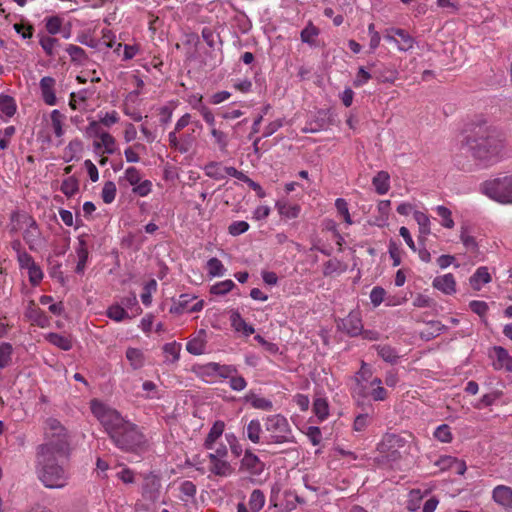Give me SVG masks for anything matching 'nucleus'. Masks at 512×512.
Returning <instances> with one entry per match:
<instances>
[{
    "label": "nucleus",
    "mask_w": 512,
    "mask_h": 512,
    "mask_svg": "<svg viewBox=\"0 0 512 512\" xmlns=\"http://www.w3.org/2000/svg\"><path fill=\"white\" fill-rule=\"evenodd\" d=\"M91 411L119 449L134 452L145 443V437L138 427L125 420L117 410L94 399L91 401Z\"/></svg>",
    "instance_id": "obj_1"
},
{
    "label": "nucleus",
    "mask_w": 512,
    "mask_h": 512,
    "mask_svg": "<svg viewBox=\"0 0 512 512\" xmlns=\"http://www.w3.org/2000/svg\"><path fill=\"white\" fill-rule=\"evenodd\" d=\"M463 146L479 165L489 167L505 155L506 139L499 130L490 126H480L474 135L465 138Z\"/></svg>",
    "instance_id": "obj_2"
},
{
    "label": "nucleus",
    "mask_w": 512,
    "mask_h": 512,
    "mask_svg": "<svg viewBox=\"0 0 512 512\" xmlns=\"http://www.w3.org/2000/svg\"><path fill=\"white\" fill-rule=\"evenodd\" d=\"M69 456H58L50 452L48 446L37 449L36 473L38 479L49 489H61L68 483L69 475L64 461Z\"/></svg>",
    "instance_id": "obj_3"
},
{
    "label": "nucleus",
    "mask_w": 512,
    "mask_h": 512,
    "mask_svg": "<svg viewBox=\"0 0 512 512\" xmlns=\"http://www.w3.org/2000/svg\"><path fill=\"white\" fill-rule=\"evenodd\" d=\"M44 438L45 443L40 446H48L50 452L56 453L58 456L70 455L68 433L58 419L49 417L45 420Z\"/></svg>",
    "instance_id": "obj_4"
},
{
    "label": "nucleus",
    "mask_w": 512,
    "mask_h": 512,
    "mask_svg": "<svg viewBox=\"0 0 512 512\" xmlns=\"http://www.w3.org/2000/svg\"><path fill=\"white\" fill-rule=\"evenodd\" d=\"M265 431L268 433V444H288L295 443V437L292 428L287 420L281 414L270 415L264 420Z\"/></svg>",
    "instance_id": "obj_5"
},
{
    "label": "nucleus",
    "mask_w": 512,
    "mask_h": 512,
    "mask_svg": "<svg viewBox=\"0 0 512 512\" xmlns=\"http://www.w3.org/2000/svg\"><path fill=\"white\" fill-rule=\"evenodd\" d=\"M481 192L501 204H512V174L486 180L481 184Z\"/></svg>",
    "instance_id": "obj_6"
},
{
    "label": "nucleus",
    "mask_w": 512,
    "mask_h": 512,
    "mask_svg": "<svg viewBox=\"0 0 512 512\" xmlns=\"http://www.w3.org/2000/svg\"><path fill=\"white\" fill-rule=\"evenodd\" d=\"M11 221L16 222V224H13L11 226L10 231L12 233H16L20 230L19 224L22 223L26 226L24 232H23V239L28 245L29 249L31 251H37L43 244V238L42 233L39 229L38 224L34 220L33 217L26 215V214H20L18 212H13L11 214Z\"/></svg>",
    "instance_id": "obj_7"
},
{
    "label": "nucleus",
    "mask_w": 512,
    "mask_h": 512,
    "mask_svg": "<svg viewBox=\"0 0 512 512\" xmlns=\"http://www.w3.org/2000/svg\"><path fill=\"white\" fill-rule=\"evenodd\" d=\"M405 445L406 440L400 435L386 434L380 444V450L385 453L388 458L395 460L401 456L400 449H403Z\"/></svg>",
    "instance_id": "obj_8"
},
{
    "label": "nucleus",
    "mask_w": 512,
    "mask_h": 512,
    "mask_svg": "<svg viewBox=\"0 0 512 512\" xmlns=\"http://www.w3.org/2000/svg\"><path fill=\"white\" fill-rule=\"evenodd\" d=\"M339 327L350 336L359 335L363 330L360 313L357 311L350 312L346 318L342 319Z\"/></svg>",
    "instance_id": "obj_9"
},
{
    "label": "nucleus",
    "mask_w": 512,
    "mask_h": 512,
    "mask_svg": "<svg viewBox=\"0 0 512 512\" xmlns=\"http://www.w3.org/2000/svg\"><path fill=\"white\" fill-rule=\"evenodd\" d=\"M161 483L157 476L155 475H147L144 478V483L142 487L143 497L147 500L155 502L160 494Z\"/></svg>",
    "instance_id": "obj_10"
},
{
    "label": "nucleus",
    "mask_w": 512,
    "mask_h": 512,
    "mask_svg": "<svg viewBox=\"0 0 512 512\" xmlns=\"http://www.w3.org/2000/svg\"><path fill=\"white\" fill-rule=\"evenodd\" d=\"M40 90L43 101L50 106L56 104L57 99L54 91L55 79L50 76H45L40 80Z\"/></svg>",
    "instance_id": "obj_11"
},
{
    "label": "nucleus",
    "mask_w": 512,
    "mask_h": 512,
    "mask_svg": "<svg viewBox=\"0 0 512 512\" xmlns=\"http://www.w3.org/2000/svg\"><path fill=\"white\" fill-rule=\"evenodd\" d=\"M432 284L435 289L446 295H452L456 292V281L451 273L435 277Z\"/></svg>",
    "instance_id": "obj_12"
},
{
    "label": "nucleus",
    "mask_w": 512,
    "mask_h": 512,
    "mask_svg": "<svg viewBox=\"0 0 512 512\" xmlns=\"http://www.w3.org/2000/svg\"><path fill=\"white\" fill-rule=\"evenodd\" d=\"M208 459L210 461L209 470L214 475L227 477L233 473V468L227 460L215 456H208Z\"/></svg>",
    "instance_id": "obj_13"
},
{
    "label": "nucleus",
    "mask_w": 512,
    "mask_h": 512,
    "mask_svg": "<svg viewBox=\"0 0 512 512\" xmlns=\"http://www.w3.org/2000/svg\"><path fill=\"white\" fill-rule=\"evenodd\" d=\"M493 499L496 503L512 507V489L505 485H499L493 489Z\"/></svg>",
    "instance_id": "obj_14"
},
{
    "label": "nucleus",
    "mask_w": 512,
    "mask_h": 512,
    "mask_svg": "<svg viewBox=\"0 0 512 512\" xmlns=\"http://www.w3.org/2000/svg\"><path fill=\"white\" fill-rule=\"evenodd\" d=\"M391 31L400 38V40H397L399 51L407 52L414 48L415 39L407 31L400 28H392Z\"/></svg>",
    "instance_id": "obj_15"
},
{
    "label": "nucleus",
    "mask_w": 512,
    "mask_h": 512,
    "mask_svg": "<svg viewBox=\"0 0 512 512\" xmlns=\"http://www.w3.org/2000/svg\"><path fill=\"white\" fill-rule=\"evenodd\" d=\"M230 321L234 330L241 332L244 336H250L255 332L253 326L247 324L238 311H232Z\"/></svg>",
    "instance_id": "obj_16"
},
{
    "label": "nucleus",
    "mask_w": 512,
    "mask_h": 512,
    "mask_svg": "<svg viewBox=\"0 0 512 512\" xmlns=\"http://www.w3.org/2000/svg\"><path fill=\"white\" fill-rule=\"evenodd\" d=\"M496 362L495 369H505L507 372L512 371V357L503 347H495Z\"/></svg>",
    "instance_id": "obj_17"
},
{
    "label": "nucleus",
    "mask_w": 512,
    "mask_h": 512,
    "mask_svg": "<svg viewBox=\"0 0 512 512\" xmlns=\"http://www.w3.org/2000/svg\"><path fill=\"white\" fill-rule=\"evenodd\" d=\"M26 316L37 326L44 328L49 325L47 315L34 304H30L26 311Z\"/></svg>",
    "instance_id": "obj_18"
},
{
    "label": "nucleus",
    "mask_w": 512,
    "mask_h": 512,
    "mask_svg": "<svg viewBox=\"0 0 512 512\" xmlns=\"http://www.w3.org/2000/svg\"><path fill=\"white\" fill-rule=\"evenodd\" d=\"M225 424L223 421H216L213 426L211 427L205 442L204 447L208 450H212L214 448V444L217 441L219 437L224 432Z\"/></svg>",
    "instance_id": "obj_19"
},
{
    "label": "nucleus",
    "mask_w": 512,
    "mask_h": 512,
    "mask_svg": "<svg viewBox=\"0 0 512 512\" xmlns=\"http://www.w3.org/2000/svg\"><path fill=\"white\" fill-rule=\"evenodd\" d=\"M78 240H79V246L76 249L78 262H77L75 271L78 274H83L85 267H86L87 260H88L89 252H88V248H87L86 242L83 239V237H79Z\"/></svg>",
    "instance_id": "obj_20"
},
{
    "label": "nucleus",
    "mask_w": 512,
    "mask_h": 512,
    "mask_svg": "<svg viewBox=\"0 0 512 512\" xmlns=\"http://www.w3.org/2000/svg\"><path fill=\"white\" fill-rule=\"evenodd\" d=\"M390 176L385 171H379L372 179V184L379 195H384L389 191Z\"/></svg>",
    "instance_id": "obj_21"
},
{
    "label": "nucleus",
    "mask_w": 512,
    "mask_h": 512,
    "mask_svg": "<svg viewBox=\"0 0 512 512\" xmlns=\"http://www.w3.org/2000/svg\"><path fill=\"white\" fill-rule=\"evenodd\" d=\"M126 358L134 370L141 369L145 364L144 353L138 348L129 347L126 350Z\"/></svg>",
    "instance_id": "obj_22"
},
{
    "label": "nucleus",
    "mask_w": 512,
    "mask_h": 512,
    "mask_svg": "<svg viewBox=\"0 0 512 512\" xmlns=\"http://www.w3.org/2000/svg\"><path fill=\"white\" fill-rule=\"evenodd\" d=\"M491 281V276L486 267H479L470 277V284L475 290H479L483 284Z\"/></svg>",
    "instance_id": "obj_23"
},
{
    "label": "nucleus",
    "mask_w": 512,
    "mask_h": 512,
    "mask_svg": "<svg viewBox=\"0 0 512 512\" xmlns=\"http://www.w3.org/2000/svg\"><path fill=\"white\" fill-rule=\"evenodd\" d=\"M241 467L245 468L251 473H258L261 471V462L258 456L247 450L241 461Z\"/></svg>",
    "instance_id": "obj_24"
},
{
    "label": "nucleus",
    "mask_w": 512,
    "mask_h": 512,
    "mask_svg": "<svg viewBox=\"0 0 512 512\" xmlns=\"http://www.w3.org/2000/svg\"><path fill=\"white\" fill-rule=\"evenodd\" d=\"M265 504V495L260 489H254L249 497L248 506L251 512H259Z\"/></svg>",
    "instance_id": "obj_25"
},
{
    "label": "nucleus",
    "mask_w": 512,
    "mask_h": 512,
    "mask_svg": "<svg viewBox=\"0 0 512 512\" xmlns=\"http://www.w3.org/2000/svg\"><path fill=\"white\" fill-rule=\"evenodd\" d=\"M47 340L54 346L68 351L72 348V340L71 338L58 334V333H49L47 335Z\"/></svg>",
    "instance_id": "obj_26"
},
{
    "label": "nucleus",
    "mask_w": 512,
    "mask_h": 512,
    "mask_svg": "<svg viewBox=\"0 0 512 512\" xmlns=\"http://www.w3.org/2000/svg\"><path fill=\"white\" fill-rule=\"evenodd\" d=\"M278 212L281 216L287 219H294L300 213V207L296 204H289L287 202H278L276 204Z\"/></svg>",
    "instance_id": "obj_27"
},
{
    "label": "nucleus",
    "mask_w": 512,
    "mask_h": 512,
    "mask_svg": "<svg viewBox=\"0 0 512 512\" xmlns=\"http://www.w3.org/2000/svg\"><path fill=\"white\" fill-rule=\"evenodd\" d=\"M378 355L385 361L394 364L398 361L399 355L397 351L389 345L376 346Z\"/></svg>",
    "instance_id": "obj_28"
},
{
    "label": "nucleus",
    "mask_w": 512,
    "mask_h": 512,
    "mask_svg": "<svg viewBox=\"0 0 512 512\" xmlns=\"http://www.w3.org/2000/svg\"><path fill=\"white\" fill-rule=\"evenodd\" d=\"M181 344L177 342L166 343L163 346V353L165 354L166 361L175 363L180 358Z\"/></svg>",
    "instance_id": "obj_29"
},
{
    "label": "nucleus",
    "mask_w": 512,
    "mask_h": 512,
    "mask_svg": "<svg viewBox=\"0 0 512 512\" xmlns=\"http://www.w3.org/2000/svg\"><path fill=\"white\" fill-rule=\"evenodd\" d=\"M196 297L190 294H181L177 301L174 302V306L171 307L170 312L181 314L184 311H188L189 304L195 300Z\"/></svg>",
    "instance_id": "obj_30"
},
{
    "label": "nucleus",
    "mask_w": 512,
    "mask_h": 512,
    "mask_svg": "<svg viewBox=\"0 0 512 512\" xmlns=\"http://www.w3.org/2000/svg\"><path fill=\"white\" fill-rule=\"evenodd\" d=\"M261 433H262V427H261L260 421L257 419L251 420L246 427L247 438L251 442L257 444L260 442Z\"/></svg>",
    "instance_id": "obj_31"
},
{
    "label": "nucleus",
    "mask_w": 512,
    "mask_h": 512,
    "mask_svg": "<svg viewBox=\"0 0 512 512\" xmlns=\"http://www.w3.org/2000/svg\"><path fill=\"white\" fill-rule=\"evenodd\" d=\"M51 118V126L53 131L57 137H62L64 134L63 130V122L65 120V116L57 109L53 110L50 114Z\"/></svg>",
    "instance_id": "obj_32"
},
{
    "label": "nucleus",
    "mask_w": 512,
    "mask_h": 512,
    "mask_svg": "<svg viewBox=\"0 0 512 512\" xmlns=\"http://www.w3.org/2000/svg\"><path fill=\"white\" fill-rule=\"evenodd\" d=\"M413 217L419 226V232L423 236H427L430 234V219L427 214L421 211H415L413 213Z\"/></svg>",
    "instance_id": "obj_33"
},
{
    "label": "nucleus",
    "mask_w": 512,
    "mask_h": 512,
    "mask_svg": "<svg viewBox=\"0 0 512 512\" xmlns=\"http://www.w3.org/2000/svg\"><path fill=\"white\" fill-rule=\"evenodd\" d=\"M82 142L78 139L69 142L64 151V157L66 162L72 161L82 152Z\"/></svg>",
    "instance_id": "obj_34"
},
{
    "label": "nucleus",
    "mask_w": 512,
    "mask_h": 512,
    "mask_svg": "<svg viewBox=\"0 0 512 512\" xmlns=\"http://www.w3.org/2000/svg\"><path fill=\"white\" fill-rule=\"evenodd\" d=\"M66 52L69 54L72 62L83 64L87 59L86 52L79 46L70 44L67 46Z\"/></svg>",
    "instance_id": "obj_35"
},
{
    "label": "nucleus",
    "mask_w": 512,
    "mask_h": 512,
    "mask_svg": "<svg viewBox=\"0 0 512 512\" xmlns=\"http://www.w3.org/2000/svg\"><path fill=\"white\" fill-rule=\"evenodd\" d=\"M60 190L67 197H72L79 190V183L75 177H68L63 180Z\"/></svg>",
    "instance_id": "obj_36"
},
{
    "label": "nucleus",
    "mask_w": 512,
    "mask_h": 512,
    "mask_svg": "<svg viewBox=\"0 0 512 512\" xmlns=\"http://www.w3.org/2000/svg\"><path fill=\"white\" fill-rule=\"evenodd\" d=\"M204 170H205V174L208 177L213 178L215 180H222L225 178L224 167H222L221 164L218 162L208 163L205 166Z\"/></svg>",
    "instance_id": "obj_37"
},
{
    "label": "nucleus",
    "mask_w": 512,
    "mask_h": 512,
    "mask_svg": "<svg viewBox=\"0 0 512 512\" xmlns=\"http://www.w3.org/2000/svg\"><path fill=\"white\" fill-rule=\"evenodd\" d=\"M0 110L8 117H12L16 112V104L12 97L0 95Z\"/></svg>",
    "instance_id": "obj_38"
},
{
    "label": "nucleus",
    "mask_w": 512,
    "mask_h": 512,
    "mask_svg": "<svg viewBox=\"0 0 512 512\" xmlns=\"http://www.w3.org/2000/svg\"><path fill=\"white\" fill-rule=\"evenodd\" d=\"M442 464L444 467H448L453 469L456 474L463 475L466 471V464L464 461H460L453 457H445L442 459Z\"/></svg>",
    "instance_id": "obj_39"
},
{
    "label": "nucleus",
    "mask_w": 512,
    "mask_h": 512,
    "mask_svg": "<svg viewBox=\"0 0 512 512\" xmlns=\"http://www.w3.org/2000/svg\"><path fill=\"white\" fill-rule=\"evenodd\" d=\"M207 269H208L209 275L212 277L223 276L226 271L222 262L216 257H213L208 260Z\"/></svg>",
    "instance_id": "obj_40"
},
{
    "label": "nucleus",
    "mask_w": 512,
    "mask_h": 512,
    "mask_svg": "<svg viewBox=\"0 0 512 512\" xmlns=\"http://www.w3.org/2000/svg\"><path fill=\"white\" fill-rule=\"evenodd\" d=\"M313 410L319 420H324L329 414L328 403L323 398H317L313 403Z\"/></svg>",
    "instance_id": "obj_41"
},
{
    "label": "nucleus",
    "mask_w": 512,
    "mask_h": 512,
    "mask_svg": "<svg viewBox=\"0 0 512 512\" xmlns=\"http://www.w3.org/2000/svg\"><path fill=\"white\" fill-rule=\"evenodd\" d=\"M335 207L337 209L338 214L343 217V220L346 224L351 225L353 224V221L351 219L349 209H348V203L343 198H337L335 201Z\"/></svg>",
    "instance_id": "obj_42"
},
{
    "label": "nucleus",
    "mask_w": 512,
    "mask_h": 512,
    "mask_svg": "<svg viewBox=\"0 0 512 512\" xmlns=\"http://www.w3.org/2000/svg\"><path fill=\"white\" fill-rule=\"evenodd\" d=\"M100 143H95L96 148L104 147V152L107 154H113L115 152V139L109 133L101 134Z\"/></svg>",
    "instance_id": "obj_43"
},
{
    "label": "nucleus",
    "mask_w": 512,
    "mask_h": 512,
    "mask_svg": "<svg viewBox=\"0 0 512 512\" xmlns=\"http://www.w3.org/2000/svg\"><path fill=\"white\" fill-rule=\"evenodd\" d=\"M211 135L214 138L215 143L218 145L220 151L225 152L228 147V136L225 132L211 128Z\"/></svg>",
    "instance_id": "obj_44"
},
{
    "label": "nucleus",
    "mask_w": 512,
    "mask_h": 512,
    "mask_svg": "<svg viewBox=\"0 0 512 512\" xmlns=\"http://www.w3.org/2000/svg\"><path fill=\"white\" fill-rule=\"evenodd\" d=\"M157 283L154 279L147 282L141 294V301L145 306H149L152 302V293L156 291Z\"/></svg>",
    "instance_id": "obj_45"
},
{
    "label": "nucleus",
    "mask_w": 512,
    "mask_h": 512,
    "mask_svg": "<svg viewBox=\"0 0 512 512\" xmlns=\"http://www.w3.org/2000/svg\"><path fill=\"white\" fill-rule=\"evenodd\" d=\"M319 30L312 23H309L302 31H301V40L304 43L313 44L315 38L318 36Z\"/></svg>",
    "instance_id": "obj_46"
},
{
    "label": "nucleus",
    "mask_w": 512,
    "mask_h": 512,
    "mask_svg": "<svg viewBox=\"0 0 512 512\" xmlns=\"http://www.w3.org/2000/svg\"><path fill=\"white\" fill-rule=\"evenodd\" d=\"M235 283L232 280H224L214 284L210 292L214 295H225L233 289Z\"/></svg>",
    "instance_id": "obj_47"
},
{
    "label": "nucleus",
    "mask_w": 512,
    "mask_h": 512,
    "mask_svg": "<svg viewBox=\"0 0 512 512\" xmlns=\"http://www.w3.org/2000/svg\"><path fill=\"white\" fill-rule=\"evenodd\" d=\"M107 316L116 322H120L126 318H129V315L126 312V310L119 305L110 306L107 309Z\"/></svg>",
    "instance_id": "obj_48"
},
{
    "label": "nucleus",
    "mask_w": 512,
    "mask_h": 512,
    "mask_svg": "<svg viewBox=\"0 0 512 512\" xmlns=\"http://www.w3.org/2000/svg\"><path fill=\"white\" fill-rule=\"evenodd\" d=\"M116 197V185L112 181H107L102 188V199L104 203L110 204Z\"/></svg>",
    "instance_id": "obj_49"
},
{
    "label": "nucleus",
    "mask_w": 512,
    "mask_h": 512,
    "mask_svg": "<svg viewBox=\"0 0 512 512\" xmlns=\"http://www.w3.org/2000/svg\"><path fill=\"white\" fill-rule=\"evenodd\" d=\"M436 212L438 214V216H440L442 218V225L445 227V228H453L454 227V221L452 219V216H451V211L443 206V205H439L436 207Z\"/></svg>",
    "instance_id": "obj_50"
},
{
    "label": "nucleus",
    "mask_w": 512,
    "mask_h": 512,
    "mask_svg": "<svg viewBox=\"0 0 512 512\" xmlns=\"http://www.w3.org/2000/svg\"><path fill=\"white\" fill-rule=\"evenodd\" d=\"M12 346L9 343L0 345V369L7 367L11 362Z\"/></svg>",
    "instance_id": "obj_51"
},
{
    "label": "nucleus",
    "mask_w": 512,
    "mask_h": 512,
    "mask_svg": "<svg viewBox=\"0 0 512 512\" xmlns=\"http://www.w3.org/2000/svg\"><path fill=\"white\" fill-rule=\"evenodd\" d=\"M186 349L192 355H201L205 351V342L202 339L194 338L188 341Z\"/></svg>",
    "instance_id": "obj_52"
},
{
    "label": "nucleus",
    "mask_w": 512,
    "mask_h": 512,
    "mask_svg": "<svg viewBox=\"0 0 512 512\" xmlns=\"http://www.w3.org/2000/svg\"><path fill=\"white\" fill-rule=\"evenodd\" d=\"M434 437L443 443L452 441V433L450 427L446 424L438 426L434 432Z\"/></svg>",
    "instance_id": "obj_53"
},
{
    "label": "nucleus",
    "mask_w": 512,
    "mask_h": 512,
    "mask_svg": "<svg viewBox=\"0 0 512 512\" xmlns=\"http://www.w3.org/2000/svg\"><path fill=\"white\" fill-rule=\"evenodd\" d=\"M63 24L62 18L59 16H51L46 19V30L49 34L55 35L60 32Z\"/></svg>",
    "instance_id": "obj_54"
},
{
    "label": "nucleus",
    "mask_w": 512,
    "mask_h": 512,
    "mask_svg": "<svg viewBox=\"0 0 512 512\" xmlns=\"http://www.w3.org/2000/svg\"><path fill=\"white\" fill-rule=\"evenodd\" d=\"M40 45L48 56L54 55V49L59 44L56 38L50 36H43L40 39Z\"/></svg>",
    "instance_id": "obj_55"
},
{
    "label": "nucleus",
    "mask_w": 512,
    "mask_h": 512,
    "mask_svg": "<svg viewBox=\"0 0 512 512\" xmlns=\"http://www.w3.org/2000/svg\"><path fill=\"white\" fill-rule=\"evenodd\" d=\"M29 281L32 285H37L43 279V272L39 265L34 263L31 267L27 269Z\"/></svg>",
    "instance_id": "obj_56"
},
{
    "label": "nucleus",
    "mask_w": 512,
    "mask_h": 512,
    "mask_svg": "<svg viewBox=\"0 0 512 512\" xmlns=\"http://www.w3.org/2000/svg\"><path fill=\"white\" fill-rule=\"evenodd\" d=\"M249 229V224L246 221H235L228 227V231L232 236H238L245 233Z\"/></svg>",
    "instance_id": "obj_57"
},
{
    "label": "nucleus",
    "mask_w": 512,
    "mask_h": 512,
    "mask_svg": "<svg viewBox=\"0 0 512 512\" xmlns=\"http://www.w3.org/2000/svg\"><path fill=\"white\" fill-rule=\"evenodd\" d=\"M370 423V417L367 413L359 414L356 416L353 424V429L357 432L364 431Z\"/></svg>",
    "instance_id": "obj_58"
},
{
    "label": "nucleus",
    "mask_w": 512,
    "mask_h": 512,
    "mask_svg": "<svg viewBox=\"0 0 512 512\" xmlns=\"http://www.w3.org/2000/svg\"><path fill=\"white\" fill-rule=\"evenodd\" d=\"M388 252L391 259L393 260V266H399L401 264L400 249L395 241H389Z\"/></svg>",
    "instance_id": "obj_59"
},
{
    "label": "nucleus",
    "mask_w": 512,
    "mask_h": 512,
    "mask_svg": "<svg viewBox=\"0 0 512 512\" xmlns=\"http://www.w3.org/2000/svg\"><path fill=\"white\" fill-rule=\"evenodd\" d=\"M385 294H386V292L382 287H380V286L374 287L370 292L371 303L375 307L379 306L383 302Z\"/></svg>",
    "instance_id": "obj_60"
},
{
    "label": "nucleus",
    "mask_w": 512,
    "mask_h": 512,
    "mask_svg": "<svg viewBox=\"0 0 512 512\" xmlns=\"http://www.w3.org/2000/svg\"><path fill=\"white\" fill-rule=\"evenodd\" d=\"M470 309L479 316H484L488 311V304L484 301L473 300L469 303Z\"/></svg>",
    "instance_id": "obj_61"
},
{
    "label": "nucleus",
    "mask_w": 512,
    "mask_h": 512,
    "mask_svg": "<svg viewBox=\"0 0 512 512\" xmlns=\"http://www.w3.org/2000/svg\"><path fill=\"white\" fill-rule=\"evenodd\" d=\"M371 78L372 75L366 71L364 67H360L353 84L356 87H360L366 84Z\"/></svg>",
    "instance_id": "obj_62"
},
{
    "label": "nucleus",
    "mask_w": 512,
    "mask_h": 512,
    "mask_svg": "<svg viewBox=\"0 0 512 512\" xmlns=\"http://www.w3.org/2000/svg\"><path fill=\"white\" fill-rule=\"evenodd\" d=\"M180 138L182 143L181 153H187L192 148L196 138L193 133L183 134L180 136Z\"/></svg>",
    "instance_id": "obj_63"
},
{
    "label": "nucleus",
    "mask_w": 512,
    "mask_h": 512,
    "mask_svg": "<svg viewBox=\"0 0 512 512\" xmlns=\"http://www.w3.org/2000/svg\"><path fill=\"white\" fill-rule=\"evenodd\" d=\"M125 178L131 185H137L141 179L139 171L135 167H129L125 171Z\"/></svg>",
    "instance_id": "obj_64"
}]
</instances>
